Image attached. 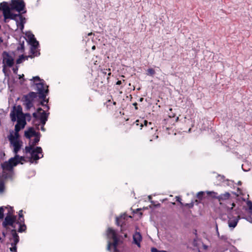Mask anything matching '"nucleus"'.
<instances>
[{
    "mask_svg": "<svg viewBox=\"0 0 252 252\" xmlns=\"http://www.w3.org/2000/svg\"><path fill=\"white\" fill-rule=\"evenodd\" d=\"M149 200L152 203H153V201L152 200V197L151 195L148 196Z\"/></svg>",
    "mask_w": 252,
    "mask_h": 252,
    "instance_id": "49",
    "label": "nucleus"
},
{
    "mask_svg": "<svg viewBox=\"0 0 252 252\" xmlns=\"http://www.w3.org/2000/svg\"><path fill=\"white\" fill-rule=\"evenodd\" d=\"M24 116L25 118H26V117L29 118V120H30V119H31V115H30V114H29V113H26V114H25V116Z\"/></svg>",
    "mask_w": 252,
    "mask_h": 252,
    "instance_id": "47",
    "label": "nucleus"
},
{
    "mask_svg": "<svg viewBox=\"0 0 252 252\" xmlns=\"http://www.w3.org/2000/svg\"><path fill=\"white\" fill-rule=\"evenodd\" d=\"M4 209L3 207H0V220L3 219L4 217L3 215Z\"/></svg>",
    "mask_w": 252,
    "mask_h": 252,
    "instance_id": "33",
    "label": "nucleus"
},
{
    "mask_svg": "<svg viewBox=\"0 0 252 252\" xmlns=\"http://www.w3.org/2000/svg\"><path fill=\"white\" fill-rule=\"evenodd\" d=\"M9 6L11 9L15 10L19 13H25L26 12V11L24 10L25 3L23 0H11Z\"/></svg>",
    "mask_w": 252,
    "mask_h": 252,
    "instance_id": "6",
    "label": "nucleus"
},
{
    "mask_svg": "<svg viewBox=\"0 0 252 252\" xmlns=\"http://www.w3.org/2000/svg\"><path fill=\"white\" fill-rule=\"evenodd\" d=\"M95 49V46L94 45V46H93L92 47V50H94Z\"/></svg>",
    "mask_w": 252,
    "mask_h": 252,
    "instance_id": "56",
    "label": "nucleus"
},
{
    "mask_svg": "<svg viewBox=\"0 0 252 252\" xmlns=\"http://www.w3.org/2000/svg\"><path fill=\"white\" fill-rule=\"evenodd\" d=\"M217 235H218V237H220V233L219 232V231H217Z\"/></svg>",
    "mask_w": 252,
    "mask_h": 252,
    "instance_id": "59",
    "label": "nucleus"
},
{
    "mask_svg": "<svg viewBox=\"0 0 252 252\" xmlns=\"http://www.w3.org/2000/svg\"><path fill=\"white\" fill-rule=\"evenodd\" d=\"M221 240L224 241H226L227 240V237L225 235H222L221 236H220L219 237Z\"/></svg>",
    "mask_w": 252,
    "mask_h": 252,
    "instance_id": "39",
    "label": "nucleus"
},
{
    "mask_svg": "<svg viewBox=\"0 0 252 252\" xmlns=\"http://www.w3.org/2000/svg\"><path fill=\"white\" fill-rule=\"evenodd\" d=\"M16 158H10L8 161H5L1 164V167L3 171L8 172H13V167L16 166L14 165Z\"/></svg>",
    "mask_w": 252,
    "mask_h": 252,
    "instance_id": "10",
    "label": "nucleus"
},
{
    "mask_svg": "<svg viewBox=\"0 0 252 252\" xmlns=\"http://www.w3.org/2000/svg\"><path fill=\"white\" fill-rule=\"evenodd\" d=\"M12 172H6V171H3V172L2 173V177L4 179L10 178L12 177Z\"/></svg>",
    "mask_w": 252,
    "mask_h": 252,
    "instance_id": "24",
    "label": "nucleus"
},
{
    "mask_svg": "<svg viewBox=\"0 0 252 252\" xmlns=\"http://www.w3.org/2000/svg\"><path fill=\"white\" fill-rule=\"evenodd\" d=\"M18 67H14V68H13V72H14V73H15V74H16V73H17V71H18Z\"/></svg>",
    "mask_w": 252,
    "mask_h": 252,
    "instance_id": "46",
    "label": "nucleus"
},
{
    "mask_svg": "<svg viewBox=\"0 0 252 252\" xmlns=\"http://www.w3.org/2000/svg\"><path fill=\"white\" fill-rule=\"evenodd\" d=\"M151 252H167L166 251H159L156 248H152L151 249Z\"/></svg>",
    "mask_w": 252,
    "mask_h": 252,
    "instance_id": "35",
    "label": "nucleus"
},
{
    "mask_svg": "<svg viewBox=\"0 0 252 252\" xmlns=\"http://www.w3.org/2000/svg\"><path fill=\"white\" fill-rule=\"evenodd\" d=\"M37 94L32 92L23 96L24 104L25 105L27 110H29L33 106V101L37 97Z\"/></svg>",
    "mask_w": 252,
    "mask_h": 252,
    "instance_id": "7",
    "label": "nucleus"
},
{
    "mask_svg": "<svg viewBox=\"0 0 252 252\" xmlns=\"http://www.w3.org/2000/svg\"><path fill=\"white\" fill-rule=\"evenodd\" d=\"M9 140L10 143L13 145L14 147V152L15 155L17 154L19 151L20 150L21 145L20 144L18 140H15L14 135L12 134H10L9 136Z\"/></svg>",
    "mask_w": 252,
    "mask_h": 252,
    "instance_id": "11",
    "label": "nucleus"
},
{
    "mask_svg": "<svg viewBox=\"0 0 252 252\" xmlns=\"http://www.w3.org/2000/svg\"><path fill=\"white\" fill-rule=\"evenodd\" d=\"M15 136L14 137L15 140H17V138L19 137V131H20V128L18 126V125H15Z\"/></svg>",
    "mask_w": 252,
    "mask_h": 252,
    "instance_id": "26",
    "label": "nucleus"
},
{
    "mask_svg": "<svg viewBox=\"0 0 252 252\" xmlns=\"http://www.w3.org/2000/svg\"><path fill=\"white\" fill-rule=\"evenodd\" d=\"M247 205L250 210V212L252 213V202L250 200L248 201Z\"/></svg>",
    "mask_w": 252,
    "mask_h": 252,
    "instance_id": "31",
    "label": "nucleus"
},
{
    "mask_svg": "<svg viewBox=\"0 0 252 252\" xmlns=\"http://www.w3.org/2000/svg\"><path fill=\"white\" fill-rule=\"evenodd\" d=\"M41 104L42 105L44 106V104H43V102H41Z\"/></svg>",
    "mask_w": 252,
    "mask_h": 252,
    "instance_id": "64",
    "label": "nucleus"
},
{
    "mask_svg": "<svg viewBox=\"0 0 252 252\" xmlns=\"http://www.w3.org/2000/svg\"><path fill=\"white\" fill-rule=\"evenodd\" d=\"M203 247L205 249H206L207 248V246L206 245H204Z\"/></svg>",
    "mask_w": 252,
    "mask_h": 252,
    "instance_id": "57",
    "label": "nucleus"
},
{
    "mask_svg": "<svg viewBox=\"0 0 252 252\" xmlns=\"http://www.w3.org/2000/svg\"><path fill=\"white\" fill-rule=\"evenodd\" d=\"M31 81H33V84L36 86V90L38 94L39 98L43 100V101L47 102L48 100H45L49 90L48 87L44 83L43 80L40 79L38 76L33 77Z\"/></svg>",
    "mask_w": 252,
    "mask_h": 252,
    "instance_id": "2",
    "label": "nucleus"
},
{
    "mask_svg": "<svg viewBox=\"0 0 252 252\" xmlns=\"http://www.w3.org/2000/svg\"><path fill=\"white\" fill-rule=\"evenodd\" d=\"M107 235L109 239H112L113 241L112 243L110 241H108L107 250L108 251H110L111 247L113 246L115 252H117L118 251L117 247L118 245L119 240L117 237L116 231L111 228H109L107 231Z\"/></svg>",
    "mask_w": 252,
    "mask_h": 252,
    "instance_id": "4",
    "label": "nucleus"
},
{
    "mask_svg": "<svg viewBox=\"0 0 252 252\" xmlns=\"http://www.w3.org/2000/svg\"><path fill=\"white\" fill-rule=\"evenodd\" d=\"M147 123H148L147 121H146V120L144 121V124L145 125H147Z\"/></svg>",
    "mask_w": 252,
    "mask_h": 252,
    "instance_id": "53",
    "label": "nucleus"
},
{
    "mask_svg": "<svg viewBox=\"0 0 252 252\" xmlns=\"http://www.w3.org/2000/svg\"><path fill=\"white\" fill-rule=\"evenodd\" d=\"M2 6V10L4 17V22L7 23L8 19L13 20L16 21L17 26H20L21 29L24 28V24L25 22V18H24L20 13L13 14L11 12L12 10L10 8L8 3L6 1L1 2Z\"/></svg>",
    "mask_w": 252,
    "mask_h": 252,
    "instance_id": "1",
    "label": "nucleus"
},
{
    "mask_svg": "<svg viewBox=\"0 0 252 252\" xmlns=\"http://www.w3.org/2000/svg\"><path fill=\"white\" fill-rule=\"evenodd\" d=\"M25 150L26 153L31 154V158L34 160H37L43 157L42 149L40 147H36L33 149L32 146H26Z\"/></svg>",
    "mask_w": 252,
    "mask_h": 252,
    "instance_id": "5",
    "label": "nucleus"
},
{
    "mask_svg": "<svg viewBox=\"0 0 252 252\" xmlns=\"http://www.w3.org/2000/svg\"><path fill=\"white\" fill-rule=\"evenodd\" d=\"M49 113H46L45 111H43L40 114H39L38 119L40 122L43 120H48Z\"/></svg>",
    "mask_w": 252,
    "mask_h": 252,
    "instance_id": "20",
    "label": "nucleus"
},
{
    "mask_svg": "<svg viewBox=\"0 0 252 252\" xmlns=\"http://www.w3.org/2000/svg\"><path fill=\"white\" fill-rule=\"evenodd\" d=\"M147 75L153 76L155 74V71L154 69L151 68L147 70Z\"/></svg>",
    "mask_w": 252,
    "mask_h": 252,
    "instance_id": "29",
    "label": "nucleus"
},
{
    "mask_svg": "<svg viewBox=\"0 0 252 252\" xmlns=\"http://www.w3.org/2000/svg\"><path fill=\"white\" fill-rule=\"evenodd\" d=\"M135 123H136V125H139V123H139V120H137V121L135 122Z\"/></svg>",
    "mask_w": 252,
    "mask_h": 252,
    "instance_id": "58",
    "label": "nucleus"
},
{
    "mask_svg": "<svg viewBox=\"0 0 252 252\" xmlns=\"http://www.w3.org/2000/svg\"><path fill=\"white\" fill-rule=\"evenodd\" d=\"M241 184H242V183H241V181H239V182H238V185H241Z\"/></svg>",
    "mask_w": 252,
    "mask_h": 252,
    "instance_id": "55",
    "label": "nucleus"
},
{
    "mask_svg": "<svg viewBox=\"0 0 252 252\" xmlns=\"http://www.w3.org/2000/svg\"><path fill=\"white\" fill-rule=\"evenodd\" d=\"M121 84H122V82H121V81H120V80L118 81L116 83L117 85H121Z\"/></svg>",
    "mask_w": 252,
    "mask_h": 252,
    "instance_id": "51",
    "label": "nucleus"
},
{
    "mask_svg": "<svg viewBox=\"0 0 252 252\" xmlns=\"http://www.w3.org/2000/svg\"><path fill=\"white\" fill-rule=\"evenodd\" d=\"M133 105H134L135 109H138V108L137 107V103L136 102L133 103Z\"/></svg>",
    "mask_w": 252,
    "mask_h": 252,
    "instance_id": "50",
    "label": "nucleus"
},
{
    "mask_svg": "<svg viewBox=\"0 0 252 252\" xmlns=\"http://www.w3.org/2000/svg\"><path fill=\"white\" fill-rule=\"evenodd\" d=\"M22 222H21L20 221H18L17 223H18L19 224V228L18 229V231L19 232H24L26 229V225L23 223L22 224Z\"/></svg>",
    "mask_w": 252,
    "mask_h": 252,
    "instance_id": "23",
    "label": "nucleus"
},
{
    "mask_svg": "<svg viewBox=\"0 0 252 252\" xmlns=\"http://www.w3.org/2000/svg\"><path fill=\"white\" fill-rule=\"evenodd\" d=\"M13 158H16V159H15L16 160H14L15 163H14V165H17L18 163H20L21 161H26L25 157H20L17 154L15 155V157H13Z\"/></svg>",
    "mask_w": 252,
    "mask_h": 252,
    "instance_id": "19",
    "label": "nucleus"
},
{
    "mask_svg": "<svg viewBox=\"0 0 252 252\" xmlns=\"http://www.w3.org/2000/svg\"><path fill=\"white\" fill-rule=\"evenodd\" d=\"M202 243L201 239H199L197 236L195 237L193 239L192 242V245L194 247L198 249L200 244Z\"/></svg>",
    "mask_w": 252,
    "mask_h": 252,
    "instance_id": "17",
    "label": "nucleus"
},
{
    "mask_svg": "<svg viewBox=\"0 0 252 252\" xmlns=\"http://www.w3.org/2000/svg\"><path fill=\"white\" fill-rule=\"evenodd\" d=\"M113 104H114V105H116V102H115V101H114V102H113Z\"/></svg>",
    "mask_w": 252,
    "mask_h": 252,
    "instance_id": "63",
    "label": "nucleus"
},
{
    "mask_svg": "<svg viewBox=\"0 0 252 252\" xmlns=\"http://www.w3.org/2000/svg\"><path fill=\"white\" fill-rule=\"evenodd\" d=\"M33 119H38L39 114L37 112H34L32 114Z\"/></svg>",
    "mask_w": 252,
    "mask_h": 252,
    "instance_id": "38",
    "label": "nucleus"
},
{
    "mask_svg": "<svg viewBox=\"0 0 252 252\" xmlns=\"http://www.w3.org/2000/svg\"><path fill=\"white\" fill-rule=\"evenodd\" d=\"M12 247L10 248L11 252H17V246L16 245H11Z\"/></svg>",
    "mask_w": 252,
    "mask_h": 252,
    "instance_id": "34",
    "label": "nucleus"
},
{
    "mask_svg": "<svg viewBox=\"0 0 252 252\" xmlns=\"http://www.w3.org/2000/svg\"><path fill=\"white\" fill-rule=\"evenodd\" d=\"M238 220L237 219H234L233 220H229L228 221V224L229 227L234 228L237 224Z\"/></svg>",
    "mask_w": 252,
    "mask_h": 252,
    "instance_id": "18",
    "label": "nucleus"
},
{
    "mask_svg": "<svg viewBox=\"0 0 252 252\" xmlns=\"http://www.w3.org/2000/svg\"><path fill=\"white\" fill-rule=\"evenodd\" d=\"M4 189V182L2 180L0 179V193L3 192Z\"/></svg>",
    "mask_w": 252,
    "mask_h": 252,
    "instance_id": "30",
    "label": "nucleus"
},
{
    "mask_svg": "<svg viewBox=\"0 0 252 252\" xmlns=\"http://www.w3.org/2000/svg\"><path fill=\"white\" fill-rule=\"evenodd\" d=\"M39 132H36L33 127H30L25 131L24 135L27 138L30 139L32 136L39 135Z\"/></svg>",
    "mask_w": 252,
    "mask_h": 252,
    "instance_id": "13",
    "label": "nucleus"
},
{
    "mask_svg": "<svg viewBox=\"0 0 252 252\" xmlns=\"http://www.w3.org/2000/svg\"><path fill=\"white\" fill-rule=\"evenodd\" d=\"M27 37L29 39V42L31 45V52L32 54L34 56H37V52L36 51V48L38 47L39 45L38 42L36 40L34 37V35L31 33L27 34Z\"/></svg>",
    "mask_w": 252,
    "mask_h": 252,
    "instance_id": "8",
    "label": "nucleus"
},
{
    "mask_svg": "<svg viewBox=\"0 0 252 252\" xmlns=\"http://www.w3.org/2000/svg\"><path fill=\"white\" fill-rule=\"evenodd\" d=\"M43 110L41 108H38L37 109V112L38 113V114H40V113L43 112Z\"/></svg>",
    "mask_w": 252,
    "mask_h": 252,
    "instance_id": "45",
    "label": "nucleus"
},
{
    "mask_svg": "<svg viewBox=\"0 0 252 252\" xmlns=\"http://www.w3.org/2000/svg\"><path fill=\"white\" fill-rule=\"evenodd\" d=\"M40 129L43 131H45V128H44V126H41V127H40Z\"/></svg>",
    "mask_w": 252,
    "mask_h": 252,
    "instance_id": "48",
    "label": "nucleus"
},
{
    "mask_svg": "<svg viewBox=\"0 0 252 252\" xmlns=\"http://www.w3.org/2000/svg\"><path fill=\"white\" fill-rule=\"evenodd\" d=\"M203 194H204L203 191H199L197 194V197L199 199H201Z\"/></svg>",
    "mask_w": 252,
    "mask_h": 252,
    "instance_id": "37",
    "label": "nucleus"
},
{
    "mask_svg": "<svg viewBox=\"0 0 252 252\" xmlns=\"http://www.w3.org/2000/svg\"><path fill=\"white\" fill-rule=\"evenodd\" d=\"M10 116L12 122H15L16 121V117H17L16 125H18V126L20 128V130L24 128L26 125V121L25 117L22 113V108L20 106H18L16 110H15V107H14V109L10 113Z\"/></svg>",
    "mask_w": 252,
    "mask_h": 252,
    "instance_id": "3",
    "label": "nucleus"
},
{
    "mask_svg": "<svg viewBox=\"0 0 252 252\" xmlns=\"http://www.w3.org/2000/svg\"><path fill=\"white\" fill-rule=\"evenodd\" d=\"M30 57L32 58V56H24L23 55L20 56L19 58L17 59L16 60V63L20 64V63H22L23 62V61H24L25 60H28V58Z\"/></svg>",
    "mask_w": 252,
    "mask_h": 252,
    "instance_id": "21",
    "label": "nucleus"
},
{
    "mask_svg": "<svg viewBox=\"0 0 252 252\" xmlns=\"http://www.w3.org/2000/svg\"><path fill=\"white\" fill-rule=\"evenodd\" d=\"M126 216V214H124L119 217L116 218V223L117 225H121L125 222L124 220L125 219Z\"/></svg>",
    "mask_w": 252,
    "mask_h": 252,
    "instance_id": "16",
    "label": "nucleus"
},
{
    "mask_svg": "<svg viewBox=\"0 0 252 252\" xmlns=\"http://www.w3.org/2000/svg\"><path fill=\"white\" fill-rule=\"evenodd\" d=\"M208 194H213L214 195L212 196L213 197L215 198L214 196H218L217 195V193L215 192H214V191H209V192H208Z\"/></svg>",
    "mask_w": 252,
    "mask_h": 252,
    "instance_id": "42",
    "label": "nucleus"
},
{
    "mask_svg": "<svg viewBox=\"0 0 252 252\" xmlns=\"http://www.w3.org/2000/svg\"><path fill=\"white\" fill-rule=\"evenodd\" d=\"M17 49H18V50H21L23 51V50H24V43H23L22 44H20V47H18L17 48Z\"/></svg>",
    "mask_w": 252,
    "mask_h": 252,
    "instance_id": "40",
    "label": "nucleus"
},
{
    "mask_svg": "<svg viewBox=\"0 0 252 252\" xmlns=\"http://www.w3.org/2000/svg\"><path fill=\"white\" fill-rule=\"evenodd\" d=\"M40 133L39 135L35 136V138L34 139L33 141L32 142V143L31 144V143H29L30 145L29 146H32V148H33V147L34 146L36 145L40 140Z\"/></svg>",
    "mask_w": 252,
    "mask_h": 252,
    "instance_id": "22",
    "label": "nucleus"
},
{
    "mask_svg": "<svg viewBox=\"0 0 252 252\" xmlns=\"http://www.w3.org/2000/svg\"><path fill=\"white\" fill-rule=\"evenodd\" d=\"M22 212H23L22 210H20L19 213V221H20L21 222H24V219L23 215L22 214Z\"/></svg>",
    "mask_w": 252,
    "mask_h": 252,
    "instance_id": "28",
    "label": "nucleus"
},
{
    "mask_svg": "<svg viewBox=\"0 0 252 252\" xmlns=\"http://www.w3.org/2000/svg\"><path fill=\"white\" fill-rule=\"evenodd\" d=\"M2 10V6L1 5V3L0 4V10Z\"/></svg>",
    "mask_w": 252,
    "mask_h": 252,
    "instance_id": "61",
    "label": "nucleus"
},
{
    "mask_svg": "<svg viewBox=\"0 0 252 252\" xmlns=\"http://www.w3.org/2000/svg\"><path fill=\"white\" fill-rule=\"evenodd\" d=\"M230 196V194L229 193L226 192L224 193L221 194L220 195H218V196H214L215 198H217L218 199V200L220 202L221 201L225 200L227 199H228Z\"/></svg>",
    "mask_w": 252,
    "mask_h": 252,
    "instance_id": "15",
    "label": "nucleus"
},
{
    "mask_svg": "<svg viewBox=\"0 0 252 252\" xmlns=\"http://www.w3.org/2000/svg\"><path fill=\"white\" fill-rule=\"evenodd\" d=\"M11 234L12 235L13 239H16V238H19V236L17 234V233H16V230L15 229V228H13L11 230Z\"/></svg>",
    "mask_w": 252,
    "mask_h": 252,
    "instance_id": "27",
    "label": "nucleus"
},
{
    "mask_svg": "<svg viewBox=\"0 0 252 252\" xmlns=\"http://www.w3.org/2000/svg\"><path fill=\"white\" fill-rule=\"evenodd\" d=\"M216 231H219V230H218V225H217V224H216Z\"/></svg>",
    "mask_w": 252,
    "mask_h": 252,
    "instance_id": "54",
    "label": "nucleus"
},
{
    "mask_svg": "<svg viewBox=\"0 0 252 252\" xmlns=\"http://www.w3.org/2000/svg\"><path fill=\"white\" fill-rule=\"evenodd\" d=\"M193 233L195 234V237L197 236V230H194Z\"/></svg>",
    "mask_w": 252,
    "mask_h": 252,
    "instance_id": "52",
    "label": "nucleus"
},
{
    "mask_svg": "<svg viewBox=\"0 0 252 252\" xmlns=\"http://www.w3.org/2000/svg\"><path fill=\"white\" fill-rule=\"evenodd\" d=\"M194 202L192 201L190 203H186L185 204H183V206L187 207H188L189 208H192L193 207V206H194Z\"/></svg>",
    "mask_w": 252,
    "mask_h": 252,
    "instance_id": "32",
    "label": "nucleus"
},
{
    "mask_svg": "<svg viewBox=\"0 0 252 252\" xmlns=\"http://www.w3.org/2000/svg\"><path fill=\"white\" fill-rule=\"evenodd\" d=\"M48 120H42V121H41L40 122V125L41 124L42 126H44V125H45L46 122Z\"/></svg>",
    "mask_w": 252,
    "mask_h": 252,
    "instance_id": "43",
    "label": "nucleus"
},
{
    "mask_svg": "<svg viewBox=\"0 0 252 252\" xmlns=\"http://www.w3.org/2000/svg\"><path fill=\"white\" fill-rule=\"evenodd\" d=\"M3 63L5 64L7 66L11 67L14 64V59L12 57L6 52H4L3 53Z\"/></svg>",
    "mask_w": 252,
    "mask_h": 252,
    "instance_id": "12",
    "label": "nucleus"
},
{
    "mask_svg": "<svg viewBox=\"0 0 252 252\" xmlns=\"http://www.w3.org/2000/svg\"><path fill=\"white\" fill-rule=\"evenodd\" d=\"M142 236L140 232H136L133 235V243L136 244L139 248L141 247L140 242L142 241Z\"/></svg>",
    "mask_w": 252,
    "mask_h": 252,
    "instance_id": "14",
    "label": "nucleus"
},
{
    "mask_svg": "<svg viewBox=\"0 0 252 252\" xmlns=\"http://www.w3.org/2000/svg\"><path fill=\"white\" fill-rule=\"evenodd\" d=\"M19 241V238H17L13 239V242L11 243V245H17Z\"/></svg>",
    "mask_w": 252,
    "mask_h": 252,
    "instance_id": "36",
    "label": "nucleus"
},
{
    "mask_svg": "<svg viewBox=\"0 0 252 252\" xmlns=\"http://www.w3.org/2000/svg\"><path fill=\"white\" fill-rule=\"evenodd\" d=\"M16 217L15 216H11L10 214H8L5 218L4 221L2 222V226L7 228V226L9 225L13 228H15L14 223L16 221Z\"/></svg>",
    "mask_w": 252,
    "mask_h": 252,
    "instance_id": "9",
    "label": "nucleus"
},
{
    "mask_svg": "<svg viewBox=\"0 0 252 252\" xmlns=\"http://www.w3.org/2000/svg\"><path fill=\"white\" fill-rule=\"evenodd\" d=\"M32 124L36 129H39V126H40V121H39V119H33L32 121Z\"/></svg>",
    "mask_w": 252,
    "mask_h": 252,
    "instance_id": "25",
    "label": "nucleus"
},
{
    "mask_svg": "<svg viewBox=\"0 0 252 252\" xmlns=\"http://www.w3.org/2000/svg\"><path fill=\"white\" fill-rule=\"evenodd\" d=\"M143 100V98H140V101H142Z\"/></svg>",
    "mask_w": 252,
    "mask_h": 252,
    "instance_id": "62",
    "label": "nucleus"
},
{
    "mask_svg": "<svg viewBox=\"0 0 252 252\" xmlns=\"http://www.w3.org/2000/svg\"><path fill=\"white\" fill-rule=\"evenodd\" d=\"M231 207H228V208L229 209H230V210H232V209H233V207H235V203L233 202V203H232L231 204Z\"/></svg>",
    "mask_w": 252,
    "mask_h": 252,
    "instance_id": "44",
    "label": "nucleus"
},
{
    "mask_svg": "<svg viewBox=\"0 0 252 252\" xmlns=\"http://www.w3.org/2000/svg\"><path fill=\"white\" fill-rule=\"evenodd\" d=\"M2 235H3L4 237L5 236V233L4 232H2Z\"/></svg>",
    "mask_w": 252,
    "mask_h": 252,
    "instance_id": "60",
    "label": "nucleus"
},
{
    "mask_svg": "<svg viewBox=\"0 0 252 252\" xmlns=\"http://www.w3.org/2000/svg\"><path fill=\"white\" fill-rule=\"evenodd\" d=\"M176 201L177 202H179L181 204V205H183V203L181 202V198L180 197L176 196Z\"/></svg>",
    "mask_w": 252,
    "mask_h": 252,
    "instance_id": "41",
    "label": "nucleus"
}]
</instances>
